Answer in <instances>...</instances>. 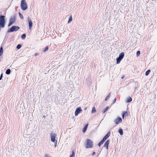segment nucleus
<instances>
[{"label": "nucleus", "instance_id": "72a5a7b5", "mask_svg": "<svg viewBox=\"0 0 157 157\" xmlns=\"http://www.w3.org/2000/svg\"><path fill=\"white\" fill-rule=\"evenodd\" d=\"M116 101V99L115 98L113 100V104Z\"/></svg>", "mask_w": 157, "mask_h": 157}, {"label": "nucleus", "instance_id": "f03ea898", "mask_svg": "<svg viewBox=\"0 0 157 157\" xmlns=\"http://www.w3.org/2000/svg\"><path fill=\"white\" fill-rule=\"evenodd\" d=\"M21 9L23 10H25L27 8V3L25 0H21Z\"/></svg>", "mask_w": 157, "mask_h": 157}, {"label": "nucleus", "instance_id": "0eeeda50", "mask_svg": "<svg viewBox=\"0 0 157 157\" xmlns=\"http://www.w3.org/2000/svg\"><path fill=\"white\" fill-rule=\"evenodd\" d=\"M28 20L29 23V29H31L32 27L33 26V23L31 19V18L29 17H28Z\"/></svg>", "mask_w": 157, "mask_h": 157}, {"label": "nucleus", "instance_id": "9b49d317", "mask_svg": "<svg viewBox=\"0 0 157 157\" xmlns=\"http://www.w3.org/2000/svg\"><path fill=\"white\" fill-rule=\"evenodd\" d=\"M109 143V140H108L105 142V144H104V147H106V149L107 150L108 148V145Z\"/></svg>", "mask_w": 157, "mask_h": 157}, {"label": "nucleus", "instance_id": "4468645a", "mask_svg": "<svg viewBox=\"0 0 157 157\" xmlns=\"http://www.w3.org/2000/svg\"><path fill=\"white\" fill-rule=\"evenodd\" d=\"M3 49L2 47L0 48V56L3 55Z\"/></svg>", "mask_w": 157, "mask_h": 157}, {"label": "nucleus", "instance_id": "423d86ee", "mask_svg": "<svg viewBox=\"0 0 157 157\" xmlns=\"http://www.w3.org/2000/svg\"><path fill=\"white\" fill-rule=\"evenodd\" d=\"M82 109L81 107L77 108L75 111V116H77L82 111Z\"/></svg>", "mask_w": 157, "mask_h": 157}, {"label": "nucleus", "instance_id": "7ed1b4c3", "mask_svg": "<svg viewBox=\"0 0 157 157\" xmlns=\"http://www.w3.org/2000/svg\"><path fill=\"white\" fill-rule=\"evenodd\" d=\"M4 16H0V27L1 28H4L5 24Z\"/></svg>", "mask_w": 157, "mask_h": 157}, {"label": "nucleus", "instance_id": "f3484780", "mask_svg": "<svg viewBox=\"0 0 157 157\" xmlns=\"http://www.w3.org/2000/svg\"><path fill=\"white\" fill-rule=\"evenodd\" d=\"M105 141V140H104L103 139H102V140L100 141V142H99V144H98V146H99V147H100V145L102 144H103V143H104V142Z\"/></svg>", "mask_w": 157, "mask_h": 157}, {"label": "nucleus", "instance_id": "4be33fe9", "mask_svg": "<svg viewBox=\"0 0 157 157\" xmlns=\"http://www.w3.org/2000/svg\"><path fill=\"white\" fill-rule=\"evenodd\" d=\"M151 71L150 70H148L147 71H146L145 73V75L146 76H147L148 75L150 72Z\"/></svg>", "mask_w": 157, "mask_h": 157}, {"label": "nucleus", "instance_id": "1a4fd4ad", "mask_svg": "<svg viewBox=\"0 0 157 157\" xmlns=\"http://www.w3.org/2000/svg\"><path fill=\"white\" fill-rule=\"evenodd\" d=\"M15 21V18L14 17H12L10 19V23L8 25V26H10L12 24H13Z\"/></svg>", "mask_w": 157, "mask_h": 157}, {"label": "nucleus", "instance_id": "20e7f679", "mask_svg": "<svg viewBox=\"0 0 157 157\" xmlns=\"http://www.w3.org/2000/svg\"><path fill=\"white\" fill-rule=\"evenodd\" d=\"M124 56V52H121L120 55L119 57L117 58V64L120 63L121 60L123 59Z\"/></svg>", "mask_w": 157, "mask_h": 157}, {"label": "nucleus", "instance_id": "f704fd0d", "mask_svg": "<svg viewBox=\"0 0 157 157\" xmlns=\"http://www.w3.org/2000/svg\"><path fill=\"white\" fill-rule=\"evenodd\" d=\"M95 154V152H93L92 154V156H93Z\"/></svg>", "mask_w": 157, "mask_h": 157}, {"label": "nucleus", "instance_id": "9d476101", "mask_svg": "<svg viewBox=\"0 0 157 157\" xmlns=\"http://www.w3.org/2000/svg\"><path fill=\"white\" fill-rule=\"evenodd\" d=\"M56 135L55 134H52L51 135V140L53 142H55V138Z\"/></svg>", "mask_w": 157, "mask_h": 157}, {"label": "nucleus", "instance_id": "c756f323", "mask_svg": "<svg viewBox=\"0 0 157 157\" xmlns=\"http://www.w3.org/2000/svg\"><path fill=\"white\" fill-rule=\"evenodd\" d=\"M48 46H47L44 49V52H45L46 51H47L48 50Z\"/></svg>", "mask_w": 157, "mask_h": 157}, {"label": "nucleus", "instance_id": "dca6fc26", "mask_svg": "<svg viewBox=\"0 0 157 157\" xmlns=\"http://www.w3.org/2000/svg\"><path fill=\"white\" fill-rule=\"evenodd\" d=\"M109 107H106L104 109L102 110L101 112L102 113H104L109 109Z\"/></svg>", "mask_w": 157, "mask_h": 157}, {"label": "nucleus", "instance_id": "393cba45", "mask_svg": "<svg viewBox=\"0 0 157 157\" xmlns=\"http://www.w3.org/2000/svg\"><path fill=\"white\" fill-rule=\"evenodd\" d=\"M26 36L25 34H23L21 36V38L22 39H24Z\"/></svg>", "mask_w": 157, "mask_h": 157}, {"label": "nucleus", "instance_id": "6ab92c4d", "mask_svg": "<svg viewBox=\"0 0 157 157\" xmlns=\"http://www.w3.org/2000/svg\"><path fill=\"white\" fill-rule=\"evenodd\" d=\"M128 115V113L127 112H123V114H122V118H124V116L125 115V116H127Z\"/></svg>", "mask_w": 157, "mask_h": 157}, {"label": "nucleus", "instance_id": "6e6552de", "mask_svg": "<svg viewBox=\"0 0 157 157\" xmlns=\"http://www.w3.org/2000/svg\"><path fill=\"white\" fill-rule=\"evenodd\" d=\"M122 121L121 118L120 117L117 118L114 121V122L116 124H118Z\"/></svg>", "mask_w": 157, "mask_h": 157}, {"label": "nucleus", "instance_id": "f8f14e48", "mask_svg": "<svg viewBox=\"0 0 157 157\" xmlns=\"http://www.w3.org/2000/svg\"><path fill=\"white\" fill-rule=\"evenodd\" d=\"M110 135V133L108 132L107 134V135L104 136V137L103 138V139L105 141L108 138V137Z\"/></svg>", "mask_w": 157, "mask_h": 157}, {"label": "nucleus", "instance_id": "473e14b6", "mask_svg": "<svg viewBox=\"0 0 157 157\" xmlns=\"http://www.w3.org/2000/svg\"><path fill=\"white\" fill-rule=\"evenodd\" d=\"M57 140H56V142L55 144V147H56V146L57 145Z\"/></svg>", "mask_w": 157, "mask_h": 157}, {"label": "nucleus", "instance_id": "c85d7f7f", "mask_svg": "<svg viewBox=\"0 0 157 157\" xmlns=\"http://www.w3.org/2000/svg\"><path fill=\"white\" fill-rule=\"evenodd\" d=\"M19 16L20 17V18L22 19H23V15L20 13H19Z\"/></svg>", "mask_w": 157, "mask_h": 157}, {"label": "nucleus", "instance_id": "b1692460", "mask_svg": "<svg viewBox=\"0 0 157 157\" xmlns=\"http://www.w3.org/2000/svg\"><path fill=\"white\" fill-rule=\"evenodd\" d=\"M96 112V110L94 107H93L92 109V110L91 111V113H94Z\"/></svg>", "mask_w": 157, "mask_h": 157}, {"label": "nucleus", "instance_id": "cd10ccee", "mask_svg": "<svg viewBox=\"0 0 157 157\" xmlns=\"http://www.w3.org/2000/svg\"><path fill=\"white\" fill-rule=\"evenodd\" d=\"M21 45L20 44H18V45L17 46V49H19L21 48Z\"/></svg>", "mask_w": 157, "mask_h": 157}, {"label": "nucleus", "instance_id": "ddd939ff", "mask_svg": "<svg viewBox=\"0 0 157 157\" xmlns=\"http://www.w3.org/2000/svg\"><path fill=\"white\" fill-rule=\"evenodd\" d=\"M88 124H87L84 127V128L83 129L82 132L83 133H85L86 132V131L87 129V127H88Z\"/></svg>", "mask_w": 157, "mask_h": 157}, {"label": "nucleus", "instance_id": "2f4dec72", "mask_svg": "<svg viewBox=\"0 0 157 157\" xmlns=\"http://www.w3.org/2000/svg\"><path fill=\"white\" fill-rule=\"evenodd\" d=\"M2 76H3V75H2V74H1V76L0 77V80H1L2 79Z\"/></svg>", "mask_w": 157, "mask_h": 157}, {"label": "nucleus", "instance_id": "c9c22d12", "mask_svg": "<svg viewBox=\"0 0 157 157\" xmlns=\"http://www.w3.org/2000/svg\"><path fill=\"white\" fill-rule=\"evenodd\" d=\"M37 55H38V54H37V53H36V54H35L34 55V56H37Z\"/></svg>", "mask_w": 157, "mask_h": 157}, {"label": "nucleus", "instance_id": "412c9836", "mask_svg": "<svg viewBox=\"0 0 157 157\" xmlns=\"http://www.w3.org/2000/svg\"><path fill=\"white\" fill-rule=\"evenodd\" d=\"M10 69H8L6 71V73L7 75H9L10 74Z\"/></svg>", "mask_w": 157, "mask_h": 157}, {"label": "nucleus", "instance_id": "a878e982", "mask_svg": "<svg viewBox=\"0 0 157 157\" xmlns=\"http://www.w3.org/2000/svg\"><path fill=\"white\" fill-rule=\"evenodd\" d=\"M75 156V153L74 151H72V154L71 155L70 157H74Z\"/></svg>", "mask_w": 157, "mask_h": 157}, {"label": "nucleus", "instance_id": "bb28decb", "mask_svg": "<svg viewBox=\"0 0 157 157\" xmlns=\"http://www.w3.org/2000/svg\"><path fill=\"white\" fill-rule=\"evenodd\" d=\"M136 56H138L140 54V51H138L136 52Z\"/></svg>", "mask_w": 157, "mask_h": 157}, {"label": "nucleus", "instance_id": "7c9ffc66", "mask_svg": "<svg viewBox=\"0 0 157 157\" xmlns=\"http://www.w3.org/2000/svg\"><path fill=\"white\" fill-rule=\"evenodd\" d=\"M44 157H50V156L47 154H45Z\"/></svg>", "mask_w": 157, "mask_h": 157}, {"label": "nucleus", "instance_id": "39448f33", "mask_svg": "<svg viewBox=\"0 0 157 157\" xmlns=\"http://www.w3.org/2000/svg\"><path fill=\"white\" fill-rule=\"evenodd\" d=\"M20 28L17 26H13L10 30H8V32H13V31H16L19 29Z\"/></svg>", "mask_w": 157, "mask_h": 157}, {"label": "nucleus", "instance_id": "f257e3e1", "mask_svg": "<svg viewBox=\"0 0 157 157\" xmlns=\"http://www.w3.org/2000/svg\"><path fill=\"white\" fill-rule=\"evenodd\" d=\"M85 147L86 148H92L93 147V142L91 140L87 139L86 140Z\"/></svg>", "mask_w": 157, "mask_h": 157}, {"label": "nucleus", "instance_id": "5701e85b", "mask_svg": "<svg viewBox=\"0 0 157 157\" xmlns=\"http://www.w3.org/2000/svg\"><path fill=\"white\" fill-rule=\"evenodd\" d=\"M110 93H109V94H108V95L107 96V97H106L105 98V101H107L108 99L110 97Z\"/></svg>", "mask_w": 157, "mask_h": 157}, {"label": "nucleus", "instance_id": "aec40b11", "mask_svg": "<svg viewBox=\"0 0 157 157\" xmlns=\"http://www.w3.org/2000/svg\"><path fill=\"white\" fill-rule=\"evenodd\" d=\"M119 132L121 135H122L123 134V130L121 128L119 130Z\"/></svg>", "mask_w": 157, "mask_h": 157}, {"label": "nucleus", "instance_id": "a211bd4d", "mask_svg": "<svg viewBox=\"0 0 157 157\" xmlns=\"http://www.w3.org/2000/svg\"><path fill=\"white\" fill-rule=\"evenodd\" d=\"M132 101V99L131 97H128L127 98V102H129L131 101Z\"/></svg>", "mask_w": 157, "mask_h": 157}, {"label": "nucleus", "instance_id": "2eb2a0df", "mask_svg": "<svg viewBox=\"0 0 157 157\" xmlns=\"http://www.w3.org/2000/svg\"><path fill=\"white\" fill-rule=\"evenodd\" d=\"M72 16L71 15L69 17V20L68 21V24L70 23L72 21Z\"/></svg>", "mask_w": 157, "mask_h": 157}]
</instances>
